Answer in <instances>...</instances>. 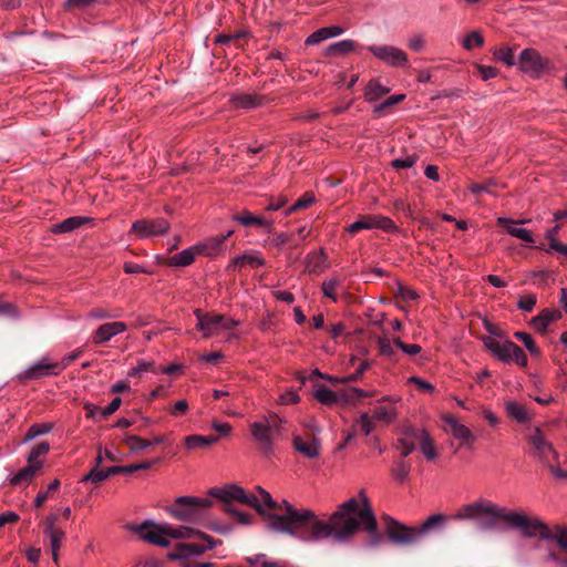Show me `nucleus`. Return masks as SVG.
I'll return each instance as SVG.
<instances>
[{"label": "nucleus", "mask_w": 567, "mask_h": 567, "mask_svg": "<svg viewBox=\"0 0 567 567\" xmlns=\"http://www.w3.org/2000/svg\"><path fill=\"white\" fill-rule=\"evenodd\" d=\"M127 529L137 535L138 539L165 548L171 547L173 540H179L183 538H189L194 535H200L205 539L206 545L198 543L177 542L174 545V549L167 553V558L169 560L178 561L181 567H213V563L193 564L190 561L193 557L202 555L207 549H213V537L207 534H203L193 527H173L167 524L158 525L155 522L147 519L138 525H128Z\"/></svg>", "instance_id": "3"}, {"label": "nucleus", "mask_w": 567, "mask_h": 567, "mask_svg": "<svg viewBox=\"0 0 567 567\" xmlns=\"http://www.w3.org/2000/svg\"><path fill=\"white\" fill-rule=\"evenodd\" d=\"M206 497L179 496L174 503L165 507V512L176 520L189 524H198L206 517L207 509L213 505L209 498L213 496V487L206 492Z\"/></svg>", "instance_id": "5"}, {"label": "nucleus", "mask_w": 567, "mask_h": 567, "mask_svg": "<svg viewBox=\"0 0 567 567\" xmlns=\"http://www.w3.org/2000/svg\"><path fill=\"white\" fill-rule=\"evenodd\" d=\"M145 372L159 373L158 369L155 367L153 361L138 360L136 367L132 368L128 371V377H141Z\"/></svg>", "instance_id": "38"}, {"label": "nucleus", "mask_w": 567, "mask_h": 567, "mask_svg": "<svg viewBox=\"0 0 567 567\" xmlns=\"http://www.w3.org/2000/svg\"><path fill=\"white\" fill-rule=\"evenodd\" d=\"M315 398L322 404L332 405L337 403L338 395L330 389L321 385L315 392Z\"/></svg>", "instance_id": "42"}, {"label": "nucleus", "mask_w": 567, "mask_h": 567, "mask_svg": "<svg viewBox=\"0 0 567 567\" xmlns=\"http://www.w3.org/2000/svg\"><path fill=\"white\" fill-rule=\"evenodd\" d=\"M474 68L477 71V73L480 74V76H481V79L483 81H487L489 79H493V78H495L498 74V70L496 68H494V66H488V65L476 63L474 65Z\"/></svg>", "instance_id": "54"}, {"label": "nucleus", "mask_w": 567, "mask_h": 567, "mask_svg": "<svg viewBox=\"0 0 567 567\" xmlns=\"http://www.w3.org/2000/svg\"><path fill=\"white\" fill-rule=\"evenodd\" d=\"M444 421L447 425V431L455 439L461 441V445L474 440V436H473L472 432L470 431V429L467 426H465L464 424H461L455 417L445 416Z\"/></svg>", "instance_id": "20"}, {"label": "nucleus", "mask_w": 567, "mask_h": 567, "mask_svg": "<svg viewBox=\"0 0 567 567\" xmlns=\"http://www.w3.org/2000/svg\"><path fill=\"white\" fill-rule=\"evenodd\" d=\"M213 444V435H189L185 437V446L188 450L202 449Z\"/></svg>", "instance_id": "39"}, {"label": "nucleus", "mask_w": 567, "mask_h": 567, "mask_svg": "<svg viewBox=\"0 0 567 567\" xmlns=\"http://www.w3.org/2000/svg\"><path fill=\"white\" fill-rule=\"evenodd\" d=\"M109 467L106 468H97V466H94L87 474H85L80 482H91L93 484H100L101 482L105 481L107 477H110Z\"/></svg>", "instance_id": "36"}, {"label": "nucleus", "mask_w": 567, "mask_h": 567, "mask_svg": "<svg viewBox=\"0 0 567 567\" xmlns=\"http://www.w3.org/2000/svg\"><path fill=\"white\" fill-rule=\"evenodd\" d=\"M420 439V450L424 454V456L432 461L436 457L437 453L434 447L433 441L430 437L429 433H419Z\"/></svg>", "instance_id": "34"}, {"label": "nucleus", "mask_w": 567, "mask_h": 567, "mask_svg": "<svg viewBox=\"0 0 567 567\" xmlns=\"http://www.w3.org/2000/svg\"><path fill=\"white\" fill-rule=\"evenodd\" d=\"M518 63L524 72H532L536 74L546 66L545 60L534 49H524L519 54Z\"/></svg>", "instance_id": "15"}, {"label": "nucleus", "mask_w": 567, "mask_h": 567, "mask_svg": "<svg viewBox=\"0 0 567 567\" xmlns=\"http://www.w3.org/2000/svg\"><path fill=\"white\" fill-rule=\"evenodd\" d=\"M339 285H340V281L336 278L323 281L322 282L323 295L326 297L332 299L333 301H337L338 297L336 295V289Z\"/></svg>", "instance_id": "53"}, {"label": "nucleus", "mask_w": 567, "mask_h": 567, "mask_svg": "<svg viewBox=\"0 0 567 567\" xmlns=\"http://www.w3.org/2000/svg\"><path fill=\"white\" fill-rule=\"evenodd\" d=\"M368 50L378 59L391 66H402L408 63L404 51L392 45H370Z\"/></svg>", "instance_id": "11"}, {"label": "nucleus", "mask_w": 567, "mask_h": 567, "mask_svg": "<svg viewBox=\"0 0 567 567\" xmlns=\"http://www.w3.org/2000/svg\"><path fill=\"white\" fill-rule=\"evenodd\" d=\"M395 447L401 450V455L403 457L409 456L415 450L414 443L408 441V439H404L403 436L396 441Z\"/></svg>", "instance_id": "60"}, {"label": "nucleus", "mask_w": 567, "mask_h": 567, "mask_svg": "<svg viewBox=\"0 0 567 567\" xmlns=\"http://www.w3.org/2000/svg\"><path fill=\"white\" fill-rule=\"evenodd\" d=\"M452 518L473 522L481 530L494 529L499 522H506L511 527L522 530L525 537L538 536L554 543L555 548L548 551L546 560L555 563L558 567H567V524L548 526L538 517L506 512L486 498L462 505Z\"/></svg>", "instance_id": "2"}, {"label": "nucleus", "mask_w": 567, "mask_h": 567, "mask_svg": "<svg viewBox=\"0 0 567 567\" xmlns=\"http://www.w3.org/2000/svg\"><path fill=\"white\" fill-rule=\"evenodd\" d=\"M124 443L130 447L131 452L143 451L151 446L148 440L143 439L138 435H126L124 439Z\"/></svg>", "instance_id": "43"}, {"label": "nucleus", "mask_w": 567, "mask_h": 567, "mask_svg": "<svg viewBox=\"0 0 567 567\" xmlns=\"http://www.w3.org/2000/svg\"><path fill=\"white\" fill-rule=\"evenodd\" d=\"M195 261L193 250L186 248L173 256L165 257L161 260V264L168 267H186Z\"/></svg>", "instance_id": "22"}, {"label": "nucleus", "mask_w": 567, "mask_h": 567, "mask_svg": "<svg viewBox=\"0 0 567 567\" xmlns=\"http://www.w3.org/2000/svg\"><path fill=\"white\" fill-rule=\"evenodd\" d=\"M56 362H51L49 358L43 357L28 369L18 374V380L25 383L31 380H39L47 377L61 374Z\"/></svg>", "instance_id": "8"}, {"label": "nucleus", "mask_w": 567, "mask_h": 567, "mask_svg": "<svg viewBox=\"0 0 567 567\" xmlns=\"http://www.w3.org/2000/svg\"><path fill=\"white\" fill-rule=\"evenodd\" d=\"M234 265L235 266L249 265L252 268H258V267L265 266L266 261L258 255L244 254L234 259Z\"/></svg>", "instance_id": "41"}, {"label": "nucleus", "mask_w": 567, "mask_h": 567, "mask_svg": "<svg viewBox=\"0 0 567 567\" xmlns=\"http://www.w3.org/2000/svg\"><path fill=\"white\" fill-rule=\"evenodd\" d=\"M528 442L533 446L535 454L544 464H548L550 462V456L557 458V453L553 449V445L547 442L539 427L534 429L533 433L528 437Z\"/></svg>", "instance_id": "13"}, {"label": "nucleus", "mask_w": 567, "mask_h": 567, "mask_svg": "<svg viewBox=\"0 0 567 567\" xmlns=\"http://www.w3.org/2000/svg\"><path fill=\"white\" fill-rule=\"evenodd\" d=\"M255 496V494H252ZM258 497L260 505L266 509L270 511L271 507H276V501L272 499L271 495L265 491L260 489V493L256 495Z\"/></svg>", "instance_id": "64"}, {"label": "nucleus", "mask_w": 567, "mask_h": 567, "mask_svg": "<svg viewBox=\"0 0 567 567\" xmlns=\"http://www.w3.org/2000/svg\"><path fill=\"white\" fill-rule=\"evenodd\" d=\"M389 89L381 85L377 80H371L365 87L364 97L369 102H374L389 93Z\"/></svg>", "instance_id": "29"}, {"label": "nucleus", "mask_w": 567, "mask_h": 567, "mask_svg": "<svg viewBox=\"0 0 567 567\" xmlns=\"http://www.w3.org/2000/svg\"><path fill=\"white\" fill-rule=\"evenodd\" d=\"M87 317L91 319L103 320L116 318L117 315L111 313L107 309L104 308H93L89 311Z\"/></svg>", "instance_id": "62"}, {"label": "nucleus", "mask_w": 567, "mask_h": 567, "mask_svg": "<svg viewBox=\"0 0 567 567\" xmlns=\"http://www.w3.org/2000/svg\"><path fill=\"white\" fill-rule=\"evenodd\" d=\"M393 343H394V346L400 348L404 353H406L409 355H415V354L420 353L422 350L419 344H406V343L402 342L400 338H394Z\"/></svg>", "instance_id": "58"}, {"label": "nucleus", "mask_w": 567, "mask_h": 567, "mask_svg": "<svg viewBox=\"0 0 567 567\" xmlns=\"http://www.w3.org/2000/svg\"><path fill=\"white\" fill-rule=\"evenodd\" d=\"M526 220H513L505 217H499L497 224L506 229V231L514 237L522 239L525 243H534L532 234L525 228H518L515 225L524 224Z\"/></svg>", "instance_id": "18"}, {"label": "nucleus", "mask_w": 567, "mask_h": 567, "mask_svg": "<svg viewBox=\"0 0 567 567\" xmlns=\"http://www.w3.org/2000/svg\"><path fill=\"white\" fill-rule=\"evenodd\" d=\"M215 502H218L219 503V506H220V509L226 513V514H229L231 516H235L237 517L238 522L240 524H244V525H250L254 520V516L251 514H245V513H240L236 506H235V503H238L237 499H230L228 503H225L221 498L219 497H216L215 498ZM239 504H241L239 502Z\"/></svg>", "instance_id": "23"}, {"label": "nucleus", "mask_w": 567, "mask_h": 567, "mask_svg": "<svg viewBox=\"0 0 567 567\" xmlns=\"http://www.w3.org/2000/svg\"><path fill=\"white\" fill-rule=\"evenodd\" d=\"M382 519L385 524V533L392 543L396 545H412L420 542L430 532L442 528L447 520V516L435 514L430 516L420 526L413 527H408L389 515H384Z\"/></svg>", "instance_id": "4"}, {"label": "nucleus", "mask_w": 567, "mask_h": 567, "mask_svg": "<svg viewBox=\"0 0 567 567\" xmlns=\"http://www.w3.org/2000/svg\"><path fill=\"white\" fill-rule=\"evenodd\" d=\"M496 358L503 362L514 361L522 368H525L528 362L523 349L518 347L516 343L508 340L502 344L499 353L497 354Z\"/></svg>", "instance_id": "14"}, {"label": "nucleus", "mask_w": 567, "mask_h": 567, "mask_svg": "<svg viewBox=\"0 0 567 567\" xmlns=\"http://www.w3.org/2000/svg\"><path fill=\"white\" fill-rule=\"evenodd\" d=\"M219 497L225 503L237 499L244 505L254 507L261 515L271 532L290 535L307 543H318L324 539L343 540L357 528L354 518L348 514L357 506V499L350 498L339 505L328 519H321L311 509L296 508L289 502H276V507L266 511L254 495H247L246 491L235 484L215 487V498Z\"/></svg>", "instance_id": "1"}, {"label": "nucleus", "mask_w": 567, "mask_h": 567, "mask_svg": "<svg viewBox=\"0 0 567 567\" xmlns=\"http://www.w3.org/2000/svg\"><path fill=\"white\" fill-rule=\"evenodd\" d=\"M127 330V324L123 321L105 322L97 327L91 334V342L95 346H102L113 337Z\"/></svg>", "instance_id": "12"}, {"label": "nucleus", "mask_w": 567, "mask_h": 567, "mask_svg": "<svg viewBox=\"0 0 567 567\" xmlns=\"http://www.w3.org/2000/svg\"><path fill=\"white\" fill-rule=\"evenodd\" d=\"M404 97H405V95H403V94L392 95V96L388 97L384 102H382L381 104L375 106L374 113H377L379 115L383 114L386 109L392 107L393 105L400 103L401 101L404 100Z\"/></svg>", "instance_id": "51"}, {"label": "nucleus", "mask_w": 567, "mask_h": 567, "mask_svg": "<svg viewBox=\"0 0 567 567\" xmlns=\"http://www.w3.org/2000/svg\"><path fill=\"white\" fill-rule=\"evenodd\" d=\"M411 471V465L405 461H396L391 468V475L399 482H404Z\"/></svg>", "instance_id": "44"}, {"label": "nucleus", "mask_w": 567, "mask_h": 567, "mask_svg": "<svg viewBox=\"0 0 567 567\" xmlns=\"http://www.w3.org/2000/svg\"><path fill=\"white\" fill-rule=\"evenodd\" d=\"M505 409H506L507 415L518 423H526L530 419L529 413L525 409V406L517 402H514V401L506 402Z\"/></svg>", "instance_id": "27"}, {"label": "nucleus", "mask_w": 567, "mask_h": 567, "mask_svg": "<svg viewBox=\"0 0 567 567\" xmlns=\"http://www.w3.org/2000/svg\"><path fill=\"white\" fill-rule=\"evenodd\" d=\"M379 352L381 355L386 357L391 360H395L396 351L388 338L378 339Z\"/></svg>", "instance_id": "46"}, {"label": "nucleus", "mask_w": 567, "mask_h": 567, "mask_svg": "<svg viewBox=\"0 0 567 567\" xmlns=\"http://www.w3.org/2000/svg\"><path fill=\"white\" fill-rule=\"evenodd\" d=\"M374 416L380 421L391 422L395 417V412L386 409L385 406H377L374 409Z\"/></svg>", "instance_id": "59"}, {"label": "nucleus", "mask_w": 567, "mask_h": 567, "mask_svg": "<svg viewBox=\"0 0 567 567\" xmlns=\"http://www.w3.org/2000/svg\"><path fill=\"white\" fill-rule=\"evenodd\" d=\"M262 101L264 97L256 94H240L231 97V102L235 106L243 109H254L261 105Z\"/></svg>", "instance_id": "28"}, {"label": "nucleus", "mask_w": 567, "mask_h": 567, "mask_svg": "<svg viewBox=\"0 0 567 567\" xmlns=\"http://www.w3.org/2000/svg\"><path fill=\"white\" fill-rule=\"evenodd\" d=\"M280 424L281 420L279 416L269 415L264 421L254 422L250 425L254 440L266 455L272 452L274 442L280 435Z\"/></svg>", "instance_id": "7"}, {"label": "nucleus", "mask_w": 567, "mask_h": 567, "mask_svg": "<svg viewBox=\"0 0 567 567\" xmlns=\"http://www.w3.org/2000/svg\"><path fill=\"white\" fill-rule=\"evenodd\" d=\"M215 339H229L234 336L230 330L237 326V322L233 319L225 318L221 315H215Z\"/></svg>", "instance_id": "25"}, {"label": "nucleus", "mask_w": 567, "mask_h": 567, "mask_svg": "<svg viewBox=\"0 0 567 567\" xmlns=\"http://www.w3.org/2000/svg\"><path fill=\"white\" fill-rule=\"evenodd\" d=\"M193 250V256H212L213 244L208 240L205 243L196 244L189 247Z\"/></svg>", "instance_id": "56"}, {"label": "nucleus", "mask_w": 567, "mask_h": 567, "mask_svg": "<svg viewBox=\"0 0 567 567\" xmlns=\"http://www.w3.org/2000/svg\"><path fill=\"white\" fill-rule=\"evenodd\" d=\"M514 337L524 343L532 355H538L540 353L539 348L536 346L533 337L529 333L517 331L514 333Z\"/></svg>", "instance_id": "45"}, {"label": "nucleus", "mask_w": 567, "mask_h": 567, "mask_svg": "<svg viewBox=\"0 0 567 567\" xmlns=\"http://www.w3.org/2000/svg\"><path fill=\"white\" fill-rule=\"evenodd\" d=\"M233 426L229 423H219L215 421V443L219 440L228 439L231 435Z\"/></svg>", "instance_id": "50"}, {"label": "nucleus", "mask_w": 567, "mask_h": 567, "mask_svg": "<svg viewBox=\"0 0 567 567\" xmlns=\"http://www.w3.org/2000/svg\"><path fill=\"white\" fill-rule=\"evenodd\" d=\"M54 427L52 422L33 423L27 431L23 442H29L35 437L50 433Z\"/></svg>", "instance_id": "30"}, {"label": "nucleus", "mask_w": 567, "mask_h": 567, "mask_svg": "<svg viewBox=\"0 0 567 567\" xmlns=\"http://www.w3.org/2000/svg\"><path fill=\"white\" fill-rule=\"evenodd\" d=\"M39 471V465L28 463L27 466L22 467L14 475L9 477V484L11 486L29 485Z\"/></svg>", "instance_id": "21"}, {"label": "nucleus", "mask_w": 567, "mask_h": 567, "mask_svg": "<svg viewBox=\"0 0 567 567\" xmlns=\"http://www.w3.org/2000/svg\"><path fill=\"white\" fill-rule=\"evenodd\" d=\"M169 227L171 225L165 218H144L134 221L131 230L135 233L138 238H147L151 236H162L169 230Z\"/></svg>", "instance_id": "9"}, {"label": "nucleus", "mask_w": 567, "mask_h": 567, "mask_svg": "<svg viewBox=\"0 0 567 567\" xmlns=\"http://www.w3.org/2000/svg\"><path fill=\"white\" fill-rule=\"evenodd\" d=\"M561 318V312L558 309L546 308L539 312L538 316L534 317L530 324L539 332L546 333L547 327Z\"/></svg>", "instance_id": "16"}, {"label": "nucleus", "mask_w": 567, "mask_h": 567, "mask_svg": "<svg viewBox=\"0 0 567 567\" xmlns=\"http://www.w3.org/2000/svg\"><path fill=\"white\" fill-rule=\"evenodd\" d=\"M60 485H61V482L60 480L55 478L53 480L47 487L45 491H40L34 501H33V506L35 508H40L44 503L45 501L53 495L54 492H56L59 488H60Z\"/></svg>", "instance_id": "33"}, {"label": "nucleus", "mask_w": 567, "mask_h": 567, "mask_svg": "<svg viewBox=\"0 0 567 567\" xmlns=\"http://www.w3.org/2000/svg\"><path fill=\"white\" fill-rule=\"evenodd\" d=\"M360 497L364 505L363 508H359V504L357 503L355 508L348 514L349 517L354 518V520L357 522V528L351 535H349L343 540L330 539L332 543L342 544L349 542L353 537V535L360 529L361 523L363 524L364 529L368 532L370 536L368 540L369 546L377 547L382 543L383 538L381 534L378 532V523L375 516L369 505V499L367 498L363 489L360 492Z\"/></svg>", "instance_id": "6"}, {"label": "nucleus", "mask_w": 567, "mask_h": 567, "mask_svg": "<svg viewBox=\"0 0 567 567\" xmlns=\"http://www.w3.org/2000/svg\"><path fill=\"white\" fill-rule=\"evenodd\" d=\"M419 433H427V432L424 429H417L414 426H405L402 430V436L404 439H408V441L413 442L414 447L416 446V444L420 445Z\"/></svg>", "instance_id": "52"}, {"label": "nucleus", "mask_w": 567, "mask_h": 567, "mask_svg": "<svg viewBox=\"0 0 567 567\" xmlns=\"http://www.w3.org/2000/svg\"><path fill=\"white\" fill-rule=\"evenodd\" d=\"M494 55L497 60L504 62L506 65L512 66L515 64L514 52L508 47H502L494 51Z\"/></svg>", "instance_id": "48"}, {"label": "nucleus", "mask_w": 567, "mask_h": 567, "mask_svg": "<svg viewBox=\"0 0 567 567\" xmlns=\"http://www.w3.org/2000/svg\"><path fill=\"white\" fill-rule=\"evenodd\" d=\"M50 452V443L47 441H42L37 443L28 454L27 462L33 465H39L41 470L43 467V460H40V456L47 455Z\"/></svg>", "instance_id": "26"}, {"label": "nucleus", "mask_w": 567, "mask_h": 567, "mask_svg": "<svg viewBox=\"0 0 567 567\" xmlns=\"http://www.w3.org/2000/svg\"><path fill=\"white\" fill-rule=\"evenodd\" d=\"M315 202V195L312 193H305L293 205L287 208L285 212L286 216H289L298 210L308 208Z\"/></svg>", "instance_id": "40"}, {"label": "nucleus", "mask_w": 567, "mask_h": 567, "mask_svg": "<svg viewBox=\"0 0 567 567\" xmlns=\"http://www.w3.org/2000/svg\"><path fill=\"white\" fill-rule=\"evenodd\" d=\"M93 218L85 217V216H72L69 218L63 219L61 223H58L53 225L51 228V231L54 234H65L71 233L81 226H84L89 223H91Z\"/></svg>", "instance_id": "19"}, {"label": "nucleus", "mask_w": 567, "mask_h": 567, "mask_svg": "<svg viewBox=\"0 0 567 567\" xmlns=\"http://www.w3.org/2000/svg\"><path fill=\"white\" fill-rule=\"evenodd\" d=\"M373 228H374L373 215H364V216H361L354 223L350 224L349 227L347 228V230L351 235H354L363 229H373Z\"/></svg>", "instance_id": "37"}, {"label": "nucleus", "mask_w": 567, "mask_h": 567, "mask_svg": "<svg viewBox=\"0 0 567 567\" xmlns=\"http://www.w3.org/2000/svg\"><path fill=\"white\" fill-rule=\"evenodd\" d=\"M463 47L466 50H472L474 47H482L484 39L478 31H472L463 40Z\"/></svg>", "instance_id": "47"}, {"label": "nucleus", "mask_w": 567, "mask_h": 567, "mask_svg": "<svg viewBox=\"0 0 567 567\" xmlns=\"http://www.w3.org/2000/svg\"><path fill=\"white\" fill-rule=\"evenodd\" d=\"M122 404V399L120 396H115L105 408L101 410V416L107 417L115 413Z\"/></svg>", "instance_id": "63"}, {"label": "nucleus", "mask_w": 567, "mask_h": 567, "mask_svg": "<svg viewBox=\"0 0 567 567\" xmlns=\"http://www.w3.org/2000/svg\"><path fill=\"white\" fill-rule=\"evenodd\" d=\"M157 463H158V458H154V460L136 463V464L110 466L109 473H110V475L132 474L137 471L150 470L154 464H157Z\"/></svg>", "instance_id": "24"}, {"label": "nucleus", "mask_w": 567, "mask_h": 567, "mask_svg": "<svg viewBox=\"0 0 567 567\" xmlns=\"http://www.w3.org/2000/svg\"><path fill=\"white\" fill-rule=\"evenodd\" d=\"M59 516L54 513L49 514L44 519L43 534L50 540V548L52 551V559L54 563L59 561V550L62 542L65 539V532L56 527Z\"/></svg>", "instance_id": "10"}, {"label": "nucleus", "mask_w": 567, "mask_h": 567, "mask_svg": "<svg viewBox=\"0 0 567 567\" xmlns=\"http://www.w3.org/2000/svg\"><path fill=\"white\" fill-rule=\"evenodd\" d=\"M246 560L251 566L256 565L257 563H260L261 567H284L278 561H269V560H267L266 559V555H264V554H258L255 557H247Z\"/></svg>", "instance_id": "57"}, {"label": "nucleus", "mask_w": 567, "mask_h": 567, "mask_svg": "<svg viewBox=\"0 0 567 567\" xmlns=\"http://www.w3.org/2000/svg\"><path fill=\"white\" fill-rule=\"evenodd\" d=\"M537 302L536 296L534 293L526 295L522 297L517 303L518 308L524 311H532Z\"/></svg>", "instance_id": "61"}, {"label": "nucleus", "mask_w": 567, "mask_h": 567, "mask_svg": "<svg viewBox=\"0 0 567 567\" xmlns=\"http://www.w3.org/2000/svg\"><path fill=\"white\" fill-rule=\"evenodd\" d=\"M355 48V42L352 40H342L336 43L330 44L326 49L327 55H344Z\"/></svg>", "instance_id": "32"}, {"label": "nucleus", "mask_w": 567, "mask_h": 567, "mask_svg": "<svg viewBox=\"0 0 567 567\" xmlns=\"http://www.w3.org/2000/svg\"><path fill=\"white\" fill-rule=\"evenodd\" d=\"M197 318V329L203 331L204 338L213 336V316L210 313H204L200 309L195 310Z\"/></svg>", "instance_id": "31"}, {"label": "nucleus", "mask_w": 567, "mask_h": 567, "mask_svg": "<svg viewBox=\"0 0 567 567\" xmlns=\"http://www.w3.org/2000/svg\"><path fill=\"white\" fill-rule=\"evenodd\" d=\"M236 220H238L244 226L267 227L269 225V223L266 219L258 216H254L248 210H245L240 215H237Z\"/></svg>", "instance_id": "35"}, {"label": "nucleus", "mask_w": 567, "mask_h": 567, "mask_svg": "<svg viewBox=\"0 0 567 567\" xmlns=\"http://www.w3.org/2000/svg\"><path fill=\"white\" fill-rule=\"evenodd\" d=\"M327 39H329V29L326 27V28H321V29L315 31L312 34H310L306 40V44H308V45L318 44Z\"/></svg>", "instance_id": "55"}, {"label": "nucleus", "mask_w": 567, "mask_h": 567, "mask_svg": "<svg viewBox=\"0 0 567 567\" xmlns=\"http://www.w3.org/2000/svg\"><path fill=\"white\" fill-rule=\"evenodd\" d=\"M374 228L382 229L385 231H393L396 229L392 219L381 215H373Z\"/></svg>", "instance_id": "49"}, {"label": "nucleus", "mask_w": 567, "mask_h": 567, "mask_svg": "<svg viewBox=\"0 0 567 567\" xmlns=\"http://www.w3.org/2000/svg\"><path fill=\"white\" fill-rule=\"evenodd\" d=\"M293 446L299 453L308 458H315L319 455L320 442L316 439L315 432L312 433V437L307 441L299 435H295Z\"/></svg>", "instance_id": "17"}]
</instances>
